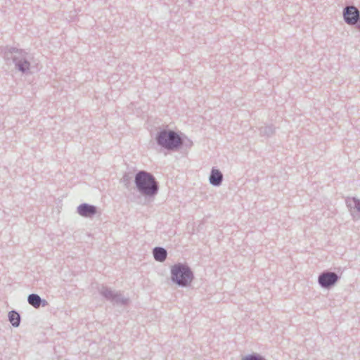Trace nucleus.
<instances>
[{"label": "nucleus", "mask_w": 360, "mask_h": 360, "mask_svg": "<svg viewBox=\"0 0 360 360\" xmlns=\"http://www.w3.org/2000/svg\"><path fill=\"white\" fill-rule=\"evenodd\" d=\"M28 302L31 305L37 308L40 306L41 299L37 295L32 294L28 297Z\"/></svg>", "instance_id": "9b49d317"}, {"label": "nucleus", "mask_w": 360, "mask_h": 360, "mask_svg": "<svg viewBox=\"0 0 360 360\" xmlns=\"http://www.w3.org/2000/svg\"><path fill=\"white\" fill-rule=\"evenodd\" d=\"M342 15L345 22L349 25H354L359 30L360 15L359 9L354 6H346L343 8Z\"/></svg>", "instance_id": "39448f33"}, {"label": "nucleus", "mask_w": 360, "mask_h": 360, "mask_svg": "<svg viewBox=\"0 0 360 360\" xmlns=\"http://www.w3.org/2000/svg\"><path fill=\"white\" fill-rule=\"evenodd\" d=\"M154 257L156 260L162 262L167 256L166 250L161 248H156L153 251Z\"/></svg>", "instance_id": "9d476101"}, {"label": "nucleus", "mask_w": 360, "mask_h": 360, "mask_svg": "<svg viewBox=\"0 0 360 360\" xmlns=\"http://www.w3.org/2000/svg\"><path fill=\"white\" fill-rule=\"evenodd\" d=\"M96 208L89 205H82L78 207V212L84 217H91L96 213Z\"/></svg>", "instance_id": "0eeeda50"}, {"label": "nucleus", "mask_w": 360, "mask_h": 360, "mask_svg": "<svg viewBox=\"0 0 360 360\" xmlns=\"http://www.w3.org/2000/svg\"><path fill=\"white\" fill-rule=\"evenodd\" d=\"M243 360H263V359L260 357H257V356L251 355V356H246L245 358L243 359Z\"/></svg>", "instance_id": "ddd939ff"}, {"label": "nucleus", "mask_w": 360, "mask_h": 360, "mask_svg": "<svg viewBox=\"0 0 360 360\" xmlns=\"http://www.w3.org/2000/svg\"><path fill=\"white\" fill-rule=\"evenodd\" d=\"M188 3L189 6H191L192 4V0H188Z\"/></svg>", "instance_id": "4468645a"}, {"label": "nucleus", "mask_w": 360, "mask_h": 360, "mask_svg": "<svg viewBox=\"0 0 360 360\" xmlns=\"http://www.w3.org/2000/svg\"><path fill=\"white\" fill-rule=\"evenodd\" d=\"M155 141L162 148L184 155H186L193 146V141L185 134L172 129H160L156 134Z\"/></svg>", "instance_id": "f257e3e1"}, {"label": "nucleus", "mask_w": 360, "mask_h": 360, "mask_svg": "<svg viewBox=\"0 0 360 360\" xmlns=\"http://www.w3.org/2000/svg\"><path fill=\"white\" fill-rule=\"evenodd\" d=\"M2 53L4 60H12L18 71L27 73L30 70L31 57L24 49L6 46L3 49Z\"/></svg>", "instance_id": "f03ea898"}, {"label": "nucleus", "mask_w": 360, "mask_h": 360, "mask_svg": "<svg viewBox=\"0 0 360 360\" xmlns=\"http://www.w3.org/2000/svg\"><path fill=\"white\" fill-rule=\"evenodd\" d=\"M136 183L139 189L146 195H153L157 191L154 179L148 173L139 172L136 177Z\"/></svg>", "instance_id": "7ed1b4c3"}, {"label": "nucleus", "mask_w": 360, "mask_h": 360, "mask_svg": "<svg viewBox=\"0 0 360 360\" xmlns=\"http://www.w3.org/2000/svg\"><path fill=\"white\" fill-rule=\"evenodd\" d=\"M172 278L179 285H186L191 282L193 276L187 266L179 264L172 267Z\"/></svg>", "instance_id": "20e7f679"}, {"label": "nucleus", "mask_w": 360, "mask_h": 360, "mask_svg": "<svg viewBox=\"0 0 360 360\" xmlns=\"http://www.w3.org/2000/svg\"><path fill=\"white\" fill-rule=\"evenodd\" d=\"M9 321L13 326H18L20 323V315L15 311L10 312Z\"/></svg>", "instance_id": "f8f14e48"}, {"label": "nucleus", "mask_w": 360, "mask_h": 360, "mask_svg": "<svg viewBox=\"0 0 360 360\" xmlns=\"http://www.w3.org/2000/svg\"><path fill=\"white\" fill-rule=\"evenodd\" d=\"M259 131L260 136L271 137L275 134L276 129L272 124H270L260 127Z\"/></svg>", "instance_id": "6e6552de"}, {"label": "nucleus", "mask_w": 360, "mask_h": 360, "mask_svg": "<svg viewBox=\"0 0 360 360\" xmlns=\"http://www.w3.org/2000/svg\"><path fill=\"white\" fill-rule=\"evenodd\" d=\"M222 180V174L218 169H212L210 176V183L213 185H219Z\"/></svg>", "instance_id": "1a4fd4ad"}, {"label": "nucleus", "mask_w": 360, "mask_h": 360, "mask_svg": "<svg viewBox=\"0 0 360 360\" xmlns=\"http://www.w3.org/2000/svg\"><path fill=\"white\" fill-rule=\"evenodd\" d=\"M338 280L335 273H324L319 278V282L323 287H328L334 284Z\"/></svg>", "instance_id": "423d86ee"}]
</instances>
